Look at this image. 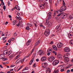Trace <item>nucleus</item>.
<instances>
[{"label": "nucleus", "instance_id": "26", "mask_svg": "<svg viewBox=\"0 0 73 73\" xmlns=\"http://www.w3.org/2000/svg\"><path fill=\"white\" fill-rule=\"evenodd\" d=\"M60 25H61L60 24L58 25L56 27V29H58L59 28V27H60Z\"/></svg>", "mask_w": 73, "mask_h": 73}, {"label": "nucleus", "instance_id": "13", "mask_svg": "<svg viewBox=\"0 0 73 73\" xmlns=\"http://www.w3.org/2000/svg\"><path fill=\"white\" fill-rule=\"evenodd\" d=\"M73 35L72 33H69L68 35V37L69 38H72L73 37Z\"/></svg>", "mask_w": 73, "mask_h": 73}, {"label": "nucleus", "instance_id": "31", "mask_svg": "<svg viewBox=\"0 0 73 73\" xmlns=\"http://www.w3.org/2000/svg\"><path fill=\"white\" fill-rule=\"evenodd\" d=\"M13 25H15L16 24V23H17V22L16 21H13Z\"/></svg>", "mask_w": 73, "mask_h": 73}, {"label": "nucleus", "instance_id": "3", "mask_svg": "<svg viewBox=\"0 0 73 73\" xmlns=\"http://www.w3.org/2000/svg\"><path fill=\"white\" fill-rule=\"evenodd\" d=\"M56 12H57L58 13L59 12H60V13L59 14L57 15V16H58V17L61 16V15H62V14L64 13V12L61 10H59L58 11H56Z\"/></svg>", "mask_w": 73, "mask_h": 73}, {"label": "nucleus", "instance_id": "37", "mask_svg": "<svg viewBox=\"0 0 73 73\" xmlns=\"http://www.w3.org/2000/svg\"><path fill=\"white\" fill-rule=\"evenodd\" d=\"M7 4L8 5V6H9V5L10 4H11V3H10V1H9L8 3H7Z\"/></svg>", "mask_w": 73, "mask_h": 73}, {"label": "nucleus", "instance_id": "12", "mask_svg": "<svg viewBox=\"0 0 73 73\" xmlns=\"http://www.w3.org/2000/svg\"><path fill=\"white\" fill-rule=\"evenodd\" d=\"M48 20H50V19L52 17V14L51 13L49 12L48 14Z\"/></svg>", "mask_w": 73, "mask_h": 73}, {"label": "nucleus", "instance_id": "8", "mask_svg": "<svg viewBox=\"0 0 73 73\" xmlns=\"http://www.w3.org/2000/svg\"><path fill=\"white\" fill-rule=\"evenodd\" d=\"M61 10L59 11H62L63 12V11L65 10L66 9V7L65 5L62 6L61 8Z\"/></svg>", "mask_w": 73, "mask_h": 73}, {"label": "nucleus", "instance_id": "19", "mask_svg": "<svg viewBox=\"0 0 73 73\" xmlns=\"http://www.w3.org/2000/svg\"><path fill=\"white\" fill-rule=\"evenodd\" d=\"M4 57H5V55H4L1 54L0 55V59H3Z\"/></svg>", "mask_w": 73, "mask_h": 73}, {"label": "nucleus", "instance_id": "44", "mask_svg": "<svg viewBox=\"0 0 73 73\" xmlns=\"http://www.w3.org/2000/svg\"><path fill=\"white\" fill-rule=\"evenodd\" d=\"M61 18L62 19H64V17L63 14L62 15H61Z\"/></svg>", "mask_w": 73, "mask_h": 73}, {"label": "nucleus", "instance_id": "20", "mask_svg": "<svg viewBox=\"0 0 73 73\" xmlns=\"http://www.w3.org/2000/svg\"><path fill=\"white\" fill-rule=\"evenodd\" d=\"M57 58L59 60H60V59H61V58H62L61 54H59L57 56Z\"/></svg>", "mask_w": 73, "mask_h": 73}, {"label": "nucleus", "instance_id": "58", "mask_svg": "<svg viewBox=\"0 0 73 73\" xmlns=\"http://www.w3.org/2000/svg\"><path fill=\"white\" fill-rule=\"evenodd\" d=\"M54 15H55L56 14V11H54Z\"/></svg>", "mask_w": 73, "mask_h": 73}, {"label": "nucleus", "instance_id": "41", "mask_svg": "<svg viewBox=\"0 0 73 73\" xmlns=\"http://www.w3.org/2000/svg\"><path fill=\"white\" fill-rule=\"evenodd\" d=\"M18 58H19L20 57V55H18L16 56Z\"/></svg>", "mask_w": 73, "mask_h": 73}, {"label": "nucleus", "instance_id": "53", "mask_svg": "<svg viewBox=\"0 0 73 73\" xmlns=\"http://www.w3.org/2000/svg\"><path fill=\"white\" fill-rule=\"evenodd\" d=\"M1 4L2 5H4V2H2L1 3Z\"/></svg>", "mask_w": 73, "mask_h": 73}, {"label": "nucleus", "instance_id": "50", "mask_svg": "<svg viewBox=\"0 0 73 73\" xmlns=\"http://www.w3.org/2000/svg\"><path fill=\"white\" fill-rule=\"evenodd\" d=\"M50 52H48L47 53L48 56H50Z\"/></svg>", "mask_w": 73, "mask_h": 73}, {"label": "nucleus", "instance_id": "30", "mask_svg": "<svg viewBox=\"0 0 73 73\" xmlns=\"http://www.w3.org/2000/svg\"><path fill=\"white\" fill-rule=\"evenodd\" d=\"M13 57V54L11 55L9 57V58H12Z\"/></svg>", "mask_w": 73, "mask_h": 73}, {"label": "nucleus", "instance_id": "9", "mask_svg": "<svg viewBox=\"0 0 73 73\" xmlns=\"http://www.w3.org/2000/svg\"><path fill=\"white\" fill-rule=\"evenodd\" d=\"M64 50L66 52H68L70 51V48H68L66 47L64 48Z\"/></svg>", "mask_w": 73, "mask_h": 73}, {"label": "nucleus", "instance_id": "62", "mask_svg": "<svg viewBox=\"0 0 73 73\" xmlns=\"http://www.w3.org/2000/svg\"><path fill=\"white\" fill-rule=\"evenodd\" d=\"M36 61H37V62H38V61H39V60H38V59H37L36 60Z\"/></svg>", "mask_w": 73, "mask_h": 73}, {"label": "nucleus", "instance_id": "14", "mask_svg": "<svg viewBox=\"0 0 73 73\" xmlns=\"http://www.w3.org/2000/svg\"><path fill=\"white\" fill-rule=\"evenodd\" d=\"M64 61L66 62H68L69 61V58L68 57H66L64 58Z\"/></svg>", "mask_w": 73, "mask_h": 73}, {"label": "nucleus", "instance_id": "16", "mask_svg": "<svg viewBox=\"0 0 73 73\" xmlns=\"http://www.w3.org/2000/svg\"><path fill=\"white\" fill-rule=\"evenodd\" d=\"M46 59V58L45 57V56H42L41 58V60L42 61H45Z\"/></svg>", "mask_w": 73, "mask_h": 73}, {"label": "nucleus", "instance_id": "11", "mask_svg": "<svg viewBox=\"0 0 73 73\" xmlns=\"http://www.w3.org/2000/svg\"><path fill=\"white\" fill-rule=\"evenodd\" d=\"M57 46L58 48H61L62 46V43H58L57 45Z\"/></svg>", "mask_w": 73, "mask_h": 73}, {"label": "nucleus", "instance_id": "63", "mask_svg": "<svg viewBox=\"0 0 73 73\" xmlns=\"http://www.w3.org/2000/svg\"><path fill=\"white\" fill-rule=\"evenodd\" d=\"M19 18L18 19H19V20H21L22 18L21 17H19Z\"/></svg>", "mask_w": 73, "mask_h": 73}, {"label": "nucleus", "instance_id": "29", "mask_svg": "<svg viewBox=\"0 0 73 73\" xmlns=\"http://www.w3.org/2000/svg\"><path fill=\"white\" fill-rule=\"evenodd\" d=\"M25 57H24V58H23L22 60H20V62L22 63V62H23L24 61V60H25Z\"/></svg>", "mask_w": 73, "mask_h": 73}, {"label": "nucleus", "instance_id": "38", "mask_svg": "<svg viewBox=\"0 0 73 73\" xmlns=\"http://www.w3.org/2000/svg\"><path fill=\"white\" fill-rule=\"evenodd\" d=\"M64 17V18L65 17V16H67V14H63Z\"/></svg>", "mask_w": 73, "mask_h": 73}, {"label": "nucleus", "instance_id": "1", "mask_svg": "<svg viewBox=\"0 0 73 73\" xmlns=\"http://www.w3.org/2000/svg\"><path fill=\"white\" fill-rule=\"evenodd\" d=\"M49 33H50V30L49 29H46L44 32V35L46 36H49Z\"/></svg>", "mask_w": 73, "mask_h": 73}, {"label": "nucleus", "instance_id": "39", "mask_svg": "<svg viewBox=\"0 0 73 73\" xmlns=\"http://www.w3.org/2000/svg\"><path fill=\"white\" fill-rule=\"evenodd\" d=\"M17 15H18V16L19 17H20L21 16V15H20V13H17Z\"/></svg>", "mask_w": 73, "mask_h": 73}, {"label": "nucleus", "instance_id": "56", "mask_svg": "<svg viewBox=\"0 0 73 73\" xmlns=\"http://www.w3.org/2000/svg\"><path fill=\"white\" fill-rule=\"evenodd\" d=\"M0 68H3V67L2 66V65L1 64L0 65Z\"/></svg>", "mask_w": 73, "mask_h": 73}, {"label": "nucleus", "instance_id": "40", "mask_svg": "<svg viewBox=\"0 0 73 73\" xmlns=\"http://www.w3.org/2000/svg\"><path fill=\"white\" fill-rule=\"evenodd\" d=\"M17 59H18V58H17L16 57H15V58H14V61H16V60H17Z\"/></svg>", "mask_w": 73, "mask_h": 73}, {"label": "nucleus", "instance_id": "52", "mask_svg": "<svg viewBox=\"0 0 73 73\" xmlns=\"http://www.w3.org/2000/svg\"><path fill=\"white\" fill-rule=\"evenodd\" d=\"M11 40L12 41H13V40H15V38H11Z\"/></svg>", "mask_w": 73, "mask_h": 73}, {"label": "nucleus", "instance_id": "35", "mask_svg": "<svg viewBox=\"0 0 73 73\" xmlns=\"http://www.w3.org/2000/svg\"><path fill=\"white\" fill-rule=\"evenodd\" d=\"M2 59H3V61H6V60H8L7 58H3Z\"/></svg>", "mask_w": 73, "mask_h": 73}, {"label": "nucleus", "instance_id": "28", "mask_svg": "<svg viewBox=\"0 0 73 73\" xmlns=\"http://www.w3.org/2000/svg\"><path fill=\"white\" fill-rule=\"evenodd\" d=\"M14 8H15L16 9L18 10V11H20V9L19 7H18V8H17V7H14Z\"/></svg>", "mask_w": 73, "mask_h": 73}, {"label": "nucleus", "instance_id": "18", "mask_svg": "<svg viewBox=\"0 0 73 73\" xmlns=\"http://www.w3.org/2000/svg\"><path fill=\"white\" fill-rule=\"evenodd\" d=\"M27 26L26 27V30H29L30 29L29 28V23H28L27 24Z\"/></svg>", "mask_w": 73, "mask_h": 73}, {"label": "nucleus", "instance_id": "2", "mask_svg": "<svg viewBox=\"0 0 73 73\" xmlns=\"http://www.w3.org/2000/svg\"><path fill=\"white\" fill-rule=\"evenodd\" d=\"M46 24L48 25V27H50L52 25V23L50 22H49L48 21V19H47L46 20Z\"/></svg>", "mask_w": 73, "mask_h": 73}, {"label": "nucleus", "instance_id": "60", "mask_svg": "<svg viewBox=\"0 0 73 73\" xmlns=\"http://www.w3.org/2000/svg\"><path fill=\"white\" fill-rule=\"evenodd\" d=\"M57 3H58V4H59L60 2H59V1H58V0H57Z\"/></svg>", "mask_w": 73, "mask_h": 73}, {"label": "nucleus", "instance_id": "7", "mask_svg": "<svg viewBox=\"0 0 73 73\" xmlns=\"http://www.w3.org/2000/svg\"><path fill=\"white\" fill-rule=\"evenodd\" d=\"M38 54L39 55H44V52H43L42 50H40L38 51Z\"/></svg>", "mask_w": 73, "mask_h": 73}, {"label": "nucleus", "instance_id": "22", "mask_svg": "<svg viewBox=\"0 0 73 73\" xmlns=\"http://www.w3.org/2000/svg\"><path fill=\"white\" fill-rule=\"evenodd\" d=\"M40 42V40H38L37 42H36L35 44V46H37L38 44Z\"/></svg>", "mask_w": 73, "mask_h": 73}, {"label": "nucleus", "instance_id": "49", "mask_svg": "<svg viewBox=\"0 0 73 73\" xmlns=\"http://www.w3.org/2000/svg\"><path fill=\"white\" fill-rule=\"evenodd\" d=\"M70 72V70H68L67 71V73H69Z\"/></svg>", "mask_w": 73, "mask_h": 73}, {"label": "nucleus", "instance_id": "17", "mask_svg": "<svg viewBox=\"0 0 73 73\" xmlns=\"http://www.w3.org/2000/svg\"><path fill=\"white\" fill-rule=\"evenodd\" d=\"M47 64L46 63H43L42 64V66L43 68H45L46 66H47Z\"/></svg>", "mask_w": 73, "mask_h": 73}, {"label": "nucleus", "instance_id": "21", "mask_svg": "<svg viewBox=\"0 0 73 73\" xmlns=\"http://www.w3.org/2000/svg\"><path fill=\"white\" fill-rule=\"evenodd\" d=\"M53 49H54L55 50H57V47L55 46H53Z\"/></svg>", "mask_w": 73, "mask_h": 73}, {"label": "nucleus", "instance_id": "23", "mask_svg": "<svg viewBox=\"0 0 73 73\" xmlns=\"http://www.w3.org/2000/svg\"><path fill=\"white\" fill-rule=\"evenodd\" d=\"M33 61H34V58H33L30 62L29 65H31L32 63H33Z\"/></svg>", "mask_w": 73, "mask_h": 73}, {"label": "nucleus", "instance_id": "25", "mask_svg": "<svg viewBox=\"0 0 73 73\" xmlns=\"http://www.w3.org/2000/svg\"><path fill=\"white\" fill-rule=\"evenodd\" d=\"M20 58H19V59H18L15 62L16 63V64H17V63H19L20 62Z\"/></svg>", "mask_w": 73, "mask_h": 73}, {"label": "nucleus", "instance_id": "5", "mask_svg": "<svg viewBox=\"0 0 73 73\" xmlns=\"http://www.w3.org/2000/svg\"><path fill=\"white\" fill-rule=\"evenodd\" d=\"M10 52H11L10 51L8 52V50H6L5 51H4V53H3V55H4V54H9L8 55V56H9V55H10V54H11V53H10Z\"/></svg>", "mask_w": 73, "mask_h": 73}, {"label": "nucleus", "instance_id": "64", "mask_svg": "<svg viewBox=\"0 0 73 73\" xmlns=\"http://www.w3.org/2000/svg\"><path fill=\"white\" fill-rule=\"evenodd\" d=\"M71 72H73V69H72L71 70Z\"/></svg>", "mask_w": 73, "mask_h": 73}, {"label": "nucleus", "instance_id": "48", "mask_svg": "<svg viewBox=\"0 0 73 73\" xmlns=\"http://www.w3.org/2000/svg\"><path fill=\"white\" fill-rule=\"evenodd\" d=\"M8 24V21H6V23H5V25H7Z\"/></svg>", "mask_w": 73, "mask_h": 73}, {"label": "nucleus", "instance_id": "54", "mask_svg": "<svg viewBox=\"0 0 73 73\" xmlns=\"http://www.w3.org/2000/svg\"><path fill=\"white\" fill-rule=\"evenodd\" d=\"M39 1H40V2H41V3L42 2V1H43V0H38Z\"/></svg>", "mask_w": 73, "mask_h": 73}, {"label": "nucleus", "instance_id": "47", "mask_svg": "<svg viewBox=\"0 0 73 73\" xmlns=\"http://www.w3.org/2000/svg\"><path fill=\"white\" fill-rule=\"evenodd\" d=\"M35 65H36V63H35L33 65V68H35L36 66H35Z\"/></svg>", "mask_w": 73, "mask_h": 73}, {"label": "nucleus", "instance_id": "33", "mask_svg": "<svg viewBox=\"0 0 73 73\" xmlns=\"http://www.w3.org/2000/svg\"><path fill=\"white\" fill-rule=\"evenodd\" d=\"M13 35L14 36H17V34L16 33H15L13 34Z\"/></svg>", "mask_w": 73, "mask_h": 73}, {"label": "nucleus", "instance_id": "51", "mask_svg": "<svg viewBox=\"0 0 73 73\" xmlns=\"http://www.w3.org/2000/svg\"><path fill=\"white\" fill-rule=\"evenodd\" d=\"M3 8V9H6V7H5V6H4Z\"/></svg>", "mask_w": 73, "mask_h": 73}, {"label": "nucleus", "instance_id": "6", "mask_svg": "<svg viewBox=\"0 0 73 73\" xmlns=\"http://www.w3.org/2000/svg\"><path fill=\"white\" fill-rule=\"evenodd\" d=\"M58 63H59V61L57 60H55L53 61L52 64L53 65H57Z\"/></svg>", "mask_w": 73, "mask_h": 73}, {"label": "nucleus", "instance_id": "59", "mask_svg": "<svg viewBox=\"0 0 73 73\" xmlns=\"http://www.w3.org/2000/svg\"><path fill=\"white\" fill-rule=\"evenodd\" d=\"M9 18H11V17H12V16L10 15H9Z\"/></svg>", "mask_w": 73, "mask_h": 73}, {"label": "nucleus", "instance_id": "36", "mask_svg": "<svg viewBox=\"0 0 73 73\" xmlns=\"http://www.w3.org/2000/svg\"><path fill=\"white\" fill-rule=\"evenodd\" d=\"M20 24L19 23H18L16 25V27H19L20 26Z\"/></svg>", "mask_w": 73, "mask_h": 73}, {"label": "nucleus", "instance_id": "46", "mask_svg": "<svg viewBox=\"0 0 73 73\" xmlns=\"http://www.w3.org/2000/svg\"><path fill=\"white\" fill-rule=\"evenodd\" d=\"M34 50H35V49H34V48H33L32 50V51L31 52V54H32V53H33L34 51Z\"/></svg>", "mask_w": 73, "mask_h": 73}, {"label": "nucleus", "instance_id": "55", "mask_svg": "<svg viewBox=\"0 0 73 73\" xmlns=\"http://www.w3.org/2000/svg\"><path fill=\"white\" fill-rule=\"evenodd\" d=\"M64 71V69H62L61 70V72H63Z\"/></svg>", "mask_w": 73, "mask_h": 73}, {"label": "nucleus", "instance_id": "57", "mask_svg": "<svg viewBox=\"0 0 73 73\" xmlns=\"http://www.w3.org/2000/svg\"><path fill=\"white\" fill-rule=\"evenodd\" d=\"M29 26L30 27H31L32 26V25H31V24H29Z\"/></svg>", "mask_w": 73, "mask_h": 73}, {"label": "nucleus", "instance_id": "10", "mask_svg": "<svg viewBox=\"0 0 73 73\" xmlns=\"http://www.w3.org/2000/svg\"><path fill=\"white\" fill-rule=\"evenodd\" d=\"M51 72V70L50 68L48 67L46 68V73H50Z\"/></svg>", "mask_w": 73, "mask_h": 73}, {"label": "nucleus", "instance_id": "61", "mask_svg": "<svg viewBox=\"0 0 73 73\" xmlns=\"http://www.w3.org/2000/svg\"><path fill=\"white\" fill-rule=\"evenodd\" d=\"M51 36L52 37H53V36H55V35L53 34H52V35H51Z\"/></svg>", "mask_w": 73, "mask_h": 73}, {"label": "nucleus", "instance_id": "24", "mask_svg": "<svg viewBox=\"0 0 73 73\" xmlns=\"http://www.w3.org/2000/svg\"><path fill=\"white\" fill-rule=\"evenodd\" d=\"M31 42V40H29L27 42V45H29L30 44V42Z\"/></svg>", "mask_w": 73, "mask_h": 73}, {"label": "nucleus", "instance_id": "45", "mask_svg": "<svg viewBox=\"0 0 73 73\" xmlns=\"http://www.w3.org/2000/svg\"><path fill=\"white\" fill-rule=\"evenodd\" d=\"M49 1L50 4H52V0H49Z\"/></svg>", "mask_w": 73, "mask_h": 73}, {"label": "nucleus", "instance_id": "34", "mask_svg": "<svg viewBox=\"0 0 73 73\" xmlns=\"http://www.w3.org/2000/svg\"><path fill=\"white\" fill-rule=\"evenodd\" d=\"M70 42L71 43V44L73 45V40L72 39L70 41Z\"/></svg>", "mask_w": 73, "mask_h": 73}, {"label": "nucleus", "instance_id": "15", "mask_svg": "<svg viewBox=\"0 0 73 73\" xmlns=\"http://www.w3.org/2000/svg\"><path fill=\"white\" fill-rule=\"evenodd\" d=\"M45 3H44L43 4H42L41 5H40L39 6L40 7H42V8H45Z\"/></svg>", "mask_w": 73, "mask_h": 73}, {"label": "nucleus", "instance_id": "32", "mask_svg": "<svg viewBox=\"0 0 73 73\" xmlns=\"http://www.w3.org/2000/svg\"><path fill=\"white\" fill-rule=\"evenodd\" d=\"M58 70H57L56 71H55L54 70V73H58Z\"/></svg>", "mask_w": 73, "mask_h": 73}, {"label": "nucleus", "instance_id": "4", "mask_svg": "<svg viewBox=\"0 0 73 73\" xmlns=\"http://www.w3.org/2000/svg\"><path fill=\"white\" fill-rule=\"evenodd\" d=\"M55 59V58L54 56H51L49 57L48 59V61H52Z\"/></svg>", "mask_w": 73, "mask_h": 73}, {"label": "nucleus", "instance_id": "27", "mask_svg": "<svg viewBox=\"0 0 73 73\" xmlns=\"http://www.w3.org/2000/svg\"><path fill=\"white\" fill-rule=\"evenodd\" d=\"M28 67H25L23 69V70H22L23 71H24V70H28Z\"/></svg>", "mask_w": 73, "mask_h": 73}, {"label": "nucleus", "instance_id": "43", "mask_svg": "<svg viewBox=\"0 0 73 73\" xmlns=\"http://www.w3.org/2000/svg\"><path fill=\"white\" fill-rule=\"evenodd\" d=\"M63 5H65V2L64 0H63Z\"/></svg>", "mask_w": 73, "mask_h": 73}, {"label": "nucleus", "instance_id": "42", "mask_svg": "<svg viewBox=\"0 0 73 73\" xmlns=\"http://www.w3.org/2000/svg\"><path fill=\"white\" fill-rule=\"evenodd\" d=\"M69 19H72L73 18V17H72L70 15L69 16Z\"/></svg>", "mask_w": 73, "mask_h": 73}]
</instances>
